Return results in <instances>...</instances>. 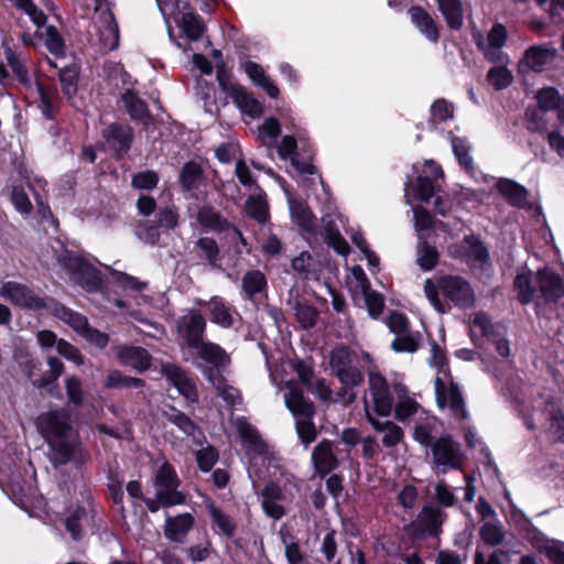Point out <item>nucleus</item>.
<instances>
[{"mask_svg": "<svg viewBox=\"0 0 564 564\" xmlns=\"http://www.w3.org/2000/svg\"><path fill=\"white\" fill-rule=\"evenodd\" d=\"M108 145L116 152H126L131 143V129L128 126L111 124L102 133Z\"/></svg>", "mask_w": 564, "mask_h": 564, "instance_id": "obj_31", "label": "nucleus"}, {"mask_svg": "<svg viewBox=\"0 0 564 564\" xmlns=\"http://www.w3.org/2000/svg\"><path fill=\"white\" fill-rule=\"evenodd\" d=\"M57 260L70 279L86 291L94 292L100 288L99 272L82 257L66 251Z\"/></svg>", "mask_w": 564, "mask_h": 564, "instance_id": "obj_9", "label": "nucleus"}, {"mask_svg": "<svg viewBox=\"0 0 564 564\" xmlns=\"http://www.w3.org/2000/svg\"><path fill=\"white\" fill-rule=\"evenodd\" d=\"M296 149H297V142L296 139L293 135H284L279 145H278V154L282 160H291L292 165L303 174H314L315 167L307 163L302 162L300 163L296 159Z\"/></svg>", "mask_w": 564, "mask_h": 564, "instance_id": "obj_28", "label": "nucleus"}, {"mask_svg": "<svg viewBox=\"0 0 564 564\" xmlns=\"http://www.w3.org/2000/svg\"><path fill=\"white\" fill-rule=\"evenodd\" d=\"M546 415V432L553 442L564 441V392L544 390L532 405V413L523 415L525 425L533 430L539 416Z\"/></svg>", "mask_w": 564, "mask_h": 564, "instance_id": "obj_3", "label": "nucleus"}, {"mask_svg": "<svg viewBox=\"0 0 564 564\" xmlns=\"http://www.w3.org/2000/svg\"><path fill=\"white\" fill-rule=\"evenodd\" d=\"M323 236L325 241L339 254L346 256L349 252V246L340 234L329 225L325 226Z\"/></svg>", "mask_w": 564, "mask_h": 564, "instance_id": "obj_54", "label": "nucleus"}, {"mask_svg": "<svg viewBox=\"0 0 564 564\" xmlns=\"http://www.w3.org/2000/svg\"><path fill=\"white\" fill-rule=\"evenodd\" d=\"M161 372L177 389L180 394L189 401H196L197 391L195 382L175 365L166 364L162 366Z\"/></svg>", "mask_w": 564, "mask_h": 564, "instance_id": "obj_20", "label": "nucleus"}, {"mask_svg": "<svg viewBox=\"0 0 564 564\" xmlns=\"http://www.w3.org/2000/svg\"><path fill=\"white\" fill-rule=\"evenodd\" d=\"M234 424L241 440L250 449L259 454L264 451L265 445L258 431L245 417L235 419Z\"/></svg>", "mask_w": 564, "mask_h": 564, "instance_id": "obj_35", "label": "nucleus"}, {"mask_svg": "<svg viewBox=\"0 0 564 564\" xmlns=\"http://www.w3.org/2000/svg\"><path fill=\"white\" fill-rule=\"evenodd\" d=\"M267 286V279L259 270L247 272L242 278V290L249 299L261 293Z\"/></svg>", "mask_w": 564, "mask_h": 564, "instance_id": "obj_43", "label": "nucleus"}, {"mask_svg": "<svg viewBox=\"0 0 564 564\" xmlns=\"http://www.w3.org/2000/svg\"><path fill=\"white\" fill-rule=\"evenodd\" d=\"M538 104L543 110H552L557 108L560 110V104L562 98L558 96L556 89L547 87L539 90L536 95Z\"/></svg>", "mask_w": 564, "mask_h": 564, "instance_id": "obj_55", "label": "nucleus"}, {"mask_svg": "<svg viewBox=\"0 0 564 564\" xmlns=\"http://www.w3.org/2000/svg\"><path fill=\"white\" fill-rule=\"evenodd\" d=\"M533 547L544 554L552 564H564V542L550 539L542 533L532 536Z\"/></svg>", "mask_w": 564, "mask_h": 564, "instance_id": "obj_24", "label": "nucleus"}, {"mask_svg": "<svg viewBox=\"0 0 564 564\" xmlns=\"http://www.w3.org/2000/svg\"><path fill=\"white\" fill-rule=\"evenodd\" d=\"M421 336L419 333L406 332L398 335L391 343V347L397 352H414L420 345Z\"/></svg>", "mask_w": 564, "mask_h": 564, "instance_id": "obj_47", "label": "nucleus"}, {"mask_svg": "<svg viewBox=\"0 0 564 564\" xmlns=\"http://www.w3.org/2000/svg\"><path fill=\"white\" fill-rule=\"evenodd\" d=\"M437 3L448 26L451 29H459L463 25V9L460 0H437Z\"/></svg>", "mask_w": 564, "mask_h": 564, "instance_id": "obj_40", "label": "nucleus"}, {"mask_svg": "<svg viewBox=\"0 0 564 564\" xmlns=\"http://www.w3.org/2000/svg\"><path fill=\"white\" fill-rule=\"evenodd\" d=\"M246 210L248 215L259 223L269 220V207L263 194L250 196L246 202Z\"/></svg>", "mask_w": 564, "mask_h": 564, "instance_id": "obj_42", "label": "nucleus"}, {"mask_svg": "<svg viewBox=\"0 0 564 564\" xmlns=\"http://www.w3.org/2000/svg\"><path fill=\"white\" fill-rule=\"evenodd\" d=\"M21 10H23L32 20V22L41 28L46 22V17L42 10H39L33 0H13Z\"/></svg>", "mask_w": 564, "mask_h": 564, "instance_id": "obj_61", "label": "nucleus"}, {"mask_svg": "<svg viewBox=\"0 0 564 564\" xmlns=\"http://www.w3.org/2000/svg\"><path fill=\"white\" fill-rule=\"evenodd\" d=\"M47 365H48V371L45 372L42 377H36L35 373H34V370L37 366H39V362H35V361H30V365H29V378L31 379L32 383L36 387H45V386H48L53 382H55L58 377L63 373V370H64V365L63 362L56 358V357H50L47 359Z\"/></svg>", "mask_w": 564, "mask_h": 564, "instance_id": "obj_33", "label": "nucleus"}, {"mask_svg": "<svg viewBox=\"0 0 564 564\" xmlns=\"http://www.w3.org/2000/svg\"><path fill=\"white\" fill-rule=\"evenodd\" d=\"M206 322L199 312H191L178 322V332L186 339L191 347L198 345L202 340Z\"/></svg>", "mask_w": 564, "mask_h": 564, "instance_id": "obj_21", "label": "nucleus"}, {"mask_svg": "<svg viewBox=\"0 0 564 564\" xmlns=\"http://www.w3.org/2000/svg\"><path fill=\"white\" fill-rule=\"evenodd\" d=\"M430 447L433 464L442 473H446L448 469L462 468L464 455L460 445L449 436L436 438Z\"/></svg>", "mask_w": 564, "mask_h": 564, "instance_id": "obj_11", "label": "nucleus"}, {"mask_svg": "<svg viewBox=\"0 0 564 564\" xmlns=\"http://www.w3.org/2000/svg\"><path fill=\"white\" fill-rule=\"evenodd\" d=\"M282 501L283 494L279 486L275 484L265 486L262 491V508L269 517L279 520L284 516Z\"/></svg>", "mask_w": 564, "mask_h": 564, "instance_id": "obj_29", "label": "nucleus"}, {"mask_svg": "<svg viewBox=\"0 0 564 564\" xmlns=\"http://www.w3.org/2000/svg\"><path fill=\"white\" fill-rule=\"evenodd\" d=\"M57 352L68 361L75 364L76 366L84 365V356L82 355L79 349L72 345L70 343L66 341L65 339H58Z\"/></svg>", "mask_w": 564, "mask_h": 564, "instance_id": "obj_60", "label": "nucleus"}, {"mask_svg": "<svg viewBox=\"0 0 564 564\" xmlns=\"http://www.w3.org/2000/svg\"><path fill=\"white\" fill-rule=\"evenodd\" d=\"M361 294L364 295L369 315L372 317L380 315L384 306V300L382 295L378 292L371 291L370 286L367 288V291L362 290Z\"/></svg>", "mask_w": 564, "mask_h": 564, "instance_id": "obj_58", "label": "nucleus"}, {"mask_svg": "<svg viewBox=\"0 0 564 564\" xmlns=\"http://www.w3.org/2000/svg\"><path fill=\"white\" fill-rule=\"evenodd\" d=\"M194 523V519L189 513L169 517L165 521V535L174 542L182 543L189 532Z\"/></svg>", "mask_w": 564, "mask_h": 564, "instance_id": "obj_32", "label": "nucleus"}, {"mask_svg": "<svg viewBox=\"0 0 564 564\" xmlns=\"http://www.w3.org/2000/svg\"><path fill=\"white\" fill-rule=\"evenodd\" d=\"M366 416L376 431L383 433L382 444L384 446L391 447L401 442L403 437L401 427L391 421H377L369 410L368 402H366Z\"/></svg>", "mask_w": 564, "mask_h": 564, "instance_id": "obj_30", "label": "nucleus"}, {"mask_svg": "<svg viewBox=\"0 0 564 564\" xmlns=\"http://www.w3.org/2000/svg\"><path fill=\"white\" fill-rule=\"evenodd\" d=\"M112 278H113L115 282L124 290L140 292V291H143L144 289H147V286H148L147 282L140 281L137 278L128 275L122 272L113 271Z\"/></svg>", "mask_w": 564, "mask_h": 564, "instance_id": "obj_62", "label": "nucleus"}, {"mask_svg": "<svg viewBox=\"0 0 564 564\" xmlns=\"http://www.w3.org/2000/svg\"><path fill=\"white\" fill-rule=\"evenodd\" d=\"M242 68L254 85L261 87L271 98H278L280 90L267 75L262 66L254 62L247 61L242 64Z\"/></svg>", "mask_w": 564, "mask_h": 564, "instance_id": "obj_26", "label": "nucleus"}, {"mask_svg": "<svg viewBox=\"0 0 564 564\" xmlns=\"http://www.w3.org/2000/svg\"><path fill=\"white\" fill-rule=\"evenodd\" d=\"M417 520L425 531L434 533L443 522V513L438 508L425 507L419 514Z\"/></svg>", "mask_w": 564, "mask_h": 564, "instance_id": "obj_45", "label": "nucleus"}, {"mask_svg": "<svg viewBox=\"0 0 564 564\" xmlns=\"http://www.w3.org/2000/svg\"><path fill=\"white\" fill-rule=\"evenodd\" d=\"M438 260V252L435 247L430 246L423 236L419 235V245L416 249V262L419 267L424 271L432 270Z\"/></svg>", "mask_w": 564, "mask_h": 564, "instance_id": "obj_41", "label": "nucleus"}, {"mask_svg": "<svg viewBox=\"0 0 564 564\" xmlns=\"http://www.w3.org/2000/svg\"><path fill=\"white\" fill-rule=\"evenodd\" d=\"M295 316L303 328H311L316 324L318 313L313 306L297 302Z\"/></svg>", "mask_w": 564, "mask_h": 564, "instance_id": "obj_56", "label": "nucleus"}, {"mask_svg": "<svg viewBox=\"0 0 564 564\" xmlns=\"http://www.w3.org/2000/svg\"><path fill=\"white\" fill-rule=\"evenodd\" d=\"M424 293L438 313H446L449 303L459 307H469L474 303V293L468 283L458 276H442L436 282L427 279Z\"/></svg>", "mask_w": 564, "mask_h": 564, "instance_id": "obj_4", "label": "nucleus"}, {"mask_svg": "<svg viewBox=\"0 0 564 564\" xmlns=\"http://www.w3.org/2000/svg\"><path fill=\"white\" fill-rule=\"evenodd\" d=\"M283 191L288 197L292 220L304 231L308 234L313 232L315 228V217L310 208L301 199L294 198L284 185Z\"/></svg>", "mask_w": 564, "mask_h": 564, "instance_id": "obj_23", "label": "nucleus"}, {"mask_svg": "<svg viewBox=\"0 0 564 564\" xmlns=\"http://www.w3.org/2000/svg\"><path fill=\"white\" fill-rule=\"evenodd\" d=\"M199 304L206 305L209 319L224 328L234 326L239 318L237 311L219 296H213L208 302H199Z\"/></svg>", "mask_w": 564, "mask_h": 564, "instance_id": "obj_19", "label": "nucleus"}, {"mask_svg": "<svg viewBox=\"0 0 564 564\" xmlns=\"http://www.w3.org/2000/svg\"><path fill=\"white\" fill-rule=\"evenodd\" d=\"M193 348L197 350L202 359L216 367H223L229 362V356L226 354V351L213 343L200 341Z\"/></svg>", "mask_w": 564, "mask_h": 564, "instance_id": "obj_38", "label": "nucleus"}, {"mask_svg": "<svg viewBox=\"0 0 564 564\" xmlns=\"http://www.w3.org/2000/svg\"><path fill=\"white\" fill-rule=\"evenodd\" d=\"M514 289L522 304L531 302L538 292L549 302L560 297L563 291L560 278L547 269L540 270L536 275L529 271L519 272L514 280Z\"/></svg>", "mask_w": 564, "mask_h": 564, "instance_id": "obj_6", "label": "nucleus"}, {"mask_svg": "<svg viewBox=\"0 0 564 564\" xmlns=\"http://www.w3.org/2000/svg\"><path fill=\"white\" fill-rule=\"evenodd\" d=\"M122 101L132 118L144 119L148 117V107L145 102L137 97L131 90H127L122 95Z\"/></svg>", "mask_w": 564, "mask_h": 564, "instance_id": "obj_48", "label": "nucleus"}, {"mask_svg": "<svg viewBox=\"0 0 564 564\" xmlns=\"http://www.w3.org/2000/svg\"><path fill=\"white\" fill-rule=\"evenodd\" d=\"M410 15L415 26L423 33L430 41L436 42L438 32L436 24L432 17L420 7L410 9Z\"/></svg>", "mask_w": 564, "mask_h": 564, "instance_id": "obj_37", "label": "nucleus"}, {"mask_svg": "<svg viewBox=\"0 0 564 564\" xmlns=\"http://www.w3.org/2000/svg\"><path fill=\"white\" fill-rule=\"evenodd\" d=\"M272 381L283 391V399L286 408L295 419L296 432L301 441L307 446L316 438V429L312 422L314 408L304 397L303 392L293 381L276 382L272 375Z\"/></svg>", "mask_w": 564, "mask_h": 564, "instance_id": "obj_5", "label": "nucleus"}, {"mask_svg": "<svg viewBox=\"0 0 564 564\" xmlns=\"http://www.w3.org/2000/svg\"><path fill=\"white\" fill-rule=\"evenodd\" d=\"M202 176V167L195 162H188L184 165L181 180L186 189H191Z\"/></svg>", "mask_w": 564, "mask_h": 564, "instance_id": "obj_63", "label": "nucleus"}, {"mask_svg": "<svg viewBox=\"0 0 564 564\" xmlns=\"http://www.w3.org/2000/svg\"><path fill=\"white\" fill-rule=\"evenodd\" d=\"M312 460L315 469L321 475H326L337 466V458L329 441H322L313 451Z\"/></svg>", "mask_w": 564, "mask_h": 564, "instance_id": "obj_25", "label": "nucleus"}, {"mask_svg": "<svg viewBox=\"0 0 564 564\" xmlns=\"http://www.w3.org/2000/svg\"><path fill=\"white\" fill-rule=\"evenodd\" d=\"M36 427L48 444V457L55 466L79 465L85 454L64 411H47L36 420Z\"/></svg>", "mask_w": 564, "mask_h": 564, "instance_id": "obj_2", "label": "nucleus"}, {"mask_svg": "<svg viewBox=\"0 0 564 564\" xmlns=\"http://www.w3.org/2000/svg\"><path fill=\"white\" fill-rule=\"evenodd\" d=\"M120 361L137 370H145L150 367V355L140 347H124L118 350Z\"/></svg>", "mask_w": 564, "mask_h": 564, "instance_id": "obj_36", "label": "nucleus"}, {"mask_svg": "<svg viewBox=\"0 0 564 564\" xmlns=\"http://www.w3.org/2000/svg\"><path fill=\"white\" fill-rule=\"evenodd\" d=\"M470 333L473 337L477 334L486 337L495 346L500 357L508 358L510 356L509 341L499 332H496L495 326L485 313L474 314Z\"/></svg>", "mask_w": 564, "mask_h": 564, "instance_id": "obj_14", "label": "nucleus"}, {"mask_svg": "<svg viewBox=\"0 0 564 564\" xmlns=\"http://www.w3.org/2000/svg\"><path fill=\"white\" fill-rule=\"evenodd\" d=\"M281 132L280 121L274 117H268L258 128V138L268 147H271Z\"/></svg>", "mask_w": 564, "mask_h": 564, "instance_id": "obj_46", "label": "nucleus"}, {"mask_svg": "<svg viewBox=\"0 0 564 564\" xmlns=\"http://www.w3.org/2000/svg\"><path fill=\"white\" fill-rule=\"evenodd\" d=\"M220 85L228 91L236 106L241 112L250 116L251 118H259L263 113V105L256 99L252 94L248 93L241 86L230 85L227 87L225 83L219 79Z\"/></svg>", "mask_w": 564, "mask_h": 564, "instance_id": "obj_18", "label": "nucleus"}, {"mask_svg": "<svg viewBox=\"0 0 564 564\" xmlns=\"http://www.w3.org/2000/svg\"><path fill=\"white\" fill-rule=\"evenodd\" d=\"M214 371H209L208 380L213 383L217 393L230 405H235L240 400L239 391L227 384L221 376L214 377Z\"/></svg>", "mask_w": 564, "mask_h": 564, "instance_id": "obj_44", "label": "nucleus"}, {"mask_svg": "<svg viewBox=\"0 0 564 564\" xmlns=\"http://www.w3.org/2000/svg\"><path fill=\"white\" fill-rule=\"evenodd\" d=\"M507 36L506 28L500 23H496L489 31L486 41L478 40V46L489 62H503L505 55L501 48L506 43Z\"/></svg>", "mask_w": 564, "mask_h": 564, "instance_id": "obj_16", "label": "nucleus"}, {"mask_svg": "<svg viewBox=\"0 0 564 564\" xmlns=\"http://www.w3.org/2000/svg\"><path fill=\"white\" fill-rule=\"evenodd\" d=\"M413 169L419 176L411 191L409 185L405 187V200L409 205H412L413 200L427 202L435 193V182L443 175L441 167L432 160L424 161L421 172L417 164H414Z\"/></svg>", "mask_w": 564, "mask_h": 564, "instance_id": "obj_10", "label": "nucleus"}, {"mask_svg": "<svg viewBox=\"0 0 564 564\" xmlns=\"http://www.w3.org/2000/svg\"><path fill=\"white\" fill-rule=\"evenodd\" d=\"M436 419L433 416H425L422 423L416 424L414 429V440L421 445L431 446L432 431L435 426Z\"/></svg>", "mask_w": 564, "mask_h": 564, "instance_id": "obj_52", "label": "nucleus"}, {"mask_svg": "<svg viewBox=\"0 0 564 564\" xmlns=\"http://www.w3.org/2000/svg\"><path fill=\"white\" fill-rule=\"evenodd\" d=\"M556 56V48L550 45L530 46L521 61V67L525 66L534 72H541L551 64Z\"/></svg>", "mask_w": 564, "mask_h": 564, "instance_id": "obj_22", "label": "nucleus"}, {"mask_svg": "<svg viewBox=\"0 0 564 564\" xmlns=\"http://www.w3.org/2000/svg\"><path fill=\"white\" fill-rule=\"evenodd\" d=\"M0 296L9 300L14 305L34 311L42 308L47 310L52 315L67 324L86 341L96 346L97 348L102 349L109 343L108 335L90 327L87 318L84 315L72 311L70 308L55 302L52 299H42L24 284L13 281L4 282L0 286Z\"/></svg>", "mask_w": 564, "mask_h": 564, "instance_id": "obj_1", "label": "nucleus"}, {"mask_svg": "<svg viewBox=\"0 0 564 564\" xmlns=\"http://www.w3.org/2000/svg\"><path fill=\"white\" fill-rule=\"evenodd\" d=\"M39 102V108L47 118H53L57 109V91L53 87H46L43 83L36 80L34 90L30 94Z\"/></svg>", "mask_w": 564, "mask_h": 564, "instance_id": "obj_27", "label": "nucleus"}, {"mask_svg": "<svg viewBox=\"0 0 564 564\" xmlns=\"http://www.w3.org/2000/svg\"><path fill=\"white\" fill-rule=\"evenodd\" d=\"M155 486L158 488V499L164 506H175L184 502V495L177 490L180 480L169 463L162 464L159 468L155 476Z\"/></svg>", "mask_w": 564, "mask_h": 564, "instance_id": "obj_12", "label": "nucleus"}, {"mask_svg": "<svg viewBox=\"0 0 564 564\" xmlns=\"http://www.w3.org/2000/svg\"><path fill=\"white\" fill-rule=\"evenodd\" d=\"M65 389L68 401L75 405H80L84 400V392L82 381L75 377L70 376L65 380Z\"/></svg>", "mask_w": 564, "mask_h": 564, "instance_id": "obj_59", "label": "nucleus"}, {"mask_svg": "<svg viewBox=\"0 0 564 564\" xmlns=\"http://www.w3.org/2000/svg\"><path fill=\"white\" fill-rule=\"evenodd\" d=\"M452 149L459 164L468 172L473 171V159L468 154L469 145L466 140L452 138Z\"/></svg>", "mask_w": 564, "mask_h": 564, "instance_id": "obj_50", "label": "nucleus"}, {"mask_svg": "<svg viewBox=\"0 0 564 564\" xmlns=\"http://www.w3.org/2000/svg\"><path fill=\"white\" fill-rule=\"evenodd\" d=\"M292 269L305 280H318L321 274V264L307 251L301 252L292 260Z\"/></svg>", "mask_w": 564, "mask_h": 564, "instance_id": "obj_34", "label": "nucleus"}, {"mask_svg": "<svg viewBox=\"0 0 564 564\" xmlns=\"http://www.w3.org/2000/svg\"><path fill=\"white\" fill-rule=\"evenodd\" d=\"M44 42L47 50L57 58L64 54V41L55 28L48 26L45 30Z\"/></svg>", "mask_w": 564, "mask_h": 564, "instance_id": "obj_57", "label": "nucleus"}, {"mask_svg": "<svg viewBox=\"0 0 564 564\" xmlns=\"http://www.w3.org/2000/svg\"><path fill=\"white\" fill-rule=\"evenodd\" d=\"M368 381L370 399H366L365 403L368 402L371 413L373 411L380 416H388L391 413L393 402L387 380L380 373L371 371Z\"/></svg>", "mask_w": 564, "mask_h": 564, "instance_id": "obj_13", "label": "nucleus"}, {"mask_svg": "<svg viewBox=\"0 0 564 564\" xmlns=\"http://www.w3.org/2000/svg\"><path fill=\"white\" fill-rule=\"evenodd\" d=\"M489 84L497 90L505 89L513 82L512 73L505 66H496L487 74Z\"/></svg>", "mask_w": 564, "mask_h": 564, "instance_id": "obj_49", "label": "nucleus"}, {"mask_svg": "<svg viewBox=\"0 0 564 564\" xmlns=\"http://www.w3.org/2000/svg\"><path fill=\"white\" fill-rule=\"evenodd\" d=\"M218 454L215 448L207 446L196 452V459L202 471H209L217 462Z\"/></svg>", "mask_w": 564, "mask_h": 564, "instance_id": "obj_64", "label": "nucleus"}, {"mask_svg": "<svg viewBox=\"0 0 564 564\" xmlns=\"http://www.w3.org/2000/svg\"><path fill=\"white\" fill-rule=\"evenodd\" d=\"M393 391L397 395V402L394 405V415L400 422L417 415L425 414L421 404L416 401L414 394H410L406 388L401 383L393 384Z\"/></svg>", "mask_w": 564, "mask_h": 564, "instance_id": "obj_17", "label": "nucleus"}, {"mask_svg": "<svg viewBox=\"0 0 564 564\" xmlns=\"http://www.w3.org/2000/svg\"><path fill=\"white\" fill-rule=\"evenodd\" d=\"M499 192L517 207H523L527 203V191L524 187L510 180H501L497 183Z\"/></svg>", "mask_w": 564, "mask_h": 564, "instance_id": "obj_39", "label": "nucleus"}, {"mask_svg": "<svg viewBox=\"0 0 564 564\" xmlns=\"http://www.w3.org/2000/svg\"><path fill=\"white\" fill-rule=\"evenodd\" d=\"M141 381L137 378L124 377L118 370H111L107 375L104 386L108 389L138 387Z\"/></svg>", "mask_w": 564, "mask_h": 564, "instance_id": "obj_53", "label": "nucleus"}, {"mask_svg": "<svg viewBox=\"0 0 564 564\" xmlns=\"http://www.w3.org/2000/svg\"><path fill=\"white\" fill-rule=\"evenodd\" d=\"M435 394L438 408L456 420L466 417L464 399L453 382L449 370H442L435 377Z\"/></svg>", "mask_w": 564, "mask_h": 564, "instance_id": "obj_8", "label": "nucleus"}, {"mask_svg": "<svg viewBox=\"0 0 564 564\" xmlns=\"http://www.w3.org/2000/svg\"><path fill=\"white\" fill-rule=\"evenodd\" d=\"M91 40L105 51L115 50L119 44V31L113 14L106 0H95V11L88 28Z\"/></svg>", "mask_w": 564, "mask_h": 564, "instance_id": "obj_7", "label": "nucleus"}, {"mask_svg": "<svg viewBox=\"0 0 564 564\" xmlns=\"http://www.w3.org/2000/svg\"><path fill=\"white\" fill-rule=\"evenodd\" d=\"M480 536L489 545H498L505 539L502 528L494 521H486L480 528Z\"/></svg>", "mask_w": 564, "mask_h": 564, "instance_id": "obj_51", "label": "nucleus"}, {"mask_svg": "<svg viewBox=\"0 0 564 564\" xmlns=\"http://www.w3.org/2000/svg\"><path fill=\"white\" fill-rule=\"evenodd\" d=\"M178 24L185 35L186 41H183L182 37L175 39L174 35L169 31L171 41H173L175 45L184 53L193 51L194 47L192 45H187V42H198L203 37L205 30L203 20L197 14L188 12L182 15Z\"/></svg>", "mask_w": 564, "mask_h": 564, "instance_id": "obj_15", "label": "nucleus"}]
</instances>
